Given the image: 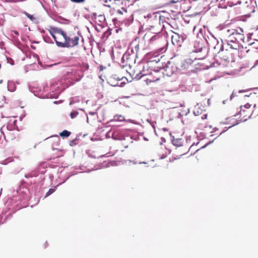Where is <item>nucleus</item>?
Returning <instances> with one entry per match:
<instances>
[{
	"label": "nucleus",
	"mask_w": 258,
	"mask_h": 258,
	"mask_svg": "<svg viewBox=\"0 0 258 258\" xmlns=\"http://www.w3.org/2000/svg\"><path fill=\"white\" fill-rule=\"evenodd\" d=\"M78 114H79V112H78V111H77V110H73L70 113V117L72 118H75V117H76L77 116Z\"/></svg>",
	"instance_id": "nucleus-26"
},
{
	"label": "nucleus",
	"mask_w": 258,
	"mask_h": 258,
	"mask_svg": "<svg viewBox=\"0 0 258 258\" xmlns=\"http://www.w3.org/2000/svg\"><path fill=\"white\" fill-rule=\"evenodd\" d=\"M186 38V35H184L183 33L180 34L178 33L174 32L171 37L172 43L175 46L177 47H180Z\"/></svg>",
	"instance_id": "nucleus-5"
},
{
	"label": "nucleus",
	"mask_w": 258,
	"mask_h": 258,
	"mask_svg": "<svg viewBox=\"0 0 258 258\" xmlns=\"http://www.w3.org/2000/svg\"><path fill=\"white\" fill-rule=\"evenodd\" d=\"M238 123H239V122H237L236 124H233V125H232V126H231L230 127H229V128H230V127H231L232 126H234L235 125L238 124Z\"/></svg>",
	"instance_id": "nucleus-49"
},
{
	"label": "nucleus",
	"mask_w": 258,
	"mask_h": 258,
	"mask_svg": "<svg viewBox=\"0 0 258 258\" xmlns=\"http://www.w3.org/2000/svg\"><path fill=\"white\" fill-rule=\"evenodd\" d=\"M217 130V128H214V131H213V132H215V131H216Z\"/></svg>",
	"instance_id": "nucleus-56"
},
{
	"label": "nucleus",
	"mask_w": 258,
	"mask_h": 258,
	"mask_svg": "<svg viewBox=\"0 0 258 258\" xmlns=\"http://www.w3.org/2000/svg\"><path fill=\"white\" fill-rule=\"evenodd\" d=\"M79 102V99H78L77 98H73L70 102V105H73L77 102Z\"/></svg>",
	"instance_id": "nucleus-30"
},
{
	"label": "nucleus",
	"mask_w": 258,
	"mask_h": 258,
	"mask_svg": "<svg viewBox=\"0 0 258 258\" xmlns=\"http://www.w3.org/2000/svg\"><path fill=\"white\" fill-rule=\"evenodd\" d=\"M247 120V118H246V119H244L243 120H242V121H246V120Z\"/></svg>",
	"instance_id": "nucleus-55"
},
{
	"label": "nucleus",
	"mask_w": 258,
	"mask_h": 258,
	"mask_svg": "<svg viewBox=\"0 0 258 258\" xmlns=\"http://www.w3.org/2000/svg\"><path fill=\"white\" fill-rule=\"evenodd\" d=\"M70 135L71 132L67 130H64L59 134V135L63 138L68 137Z\"/></svg>",
	"instance_id": "nucleus-21"
},
{
	"label": "nucleus",
	"mask_w": 258,
	"mask_h": 258,
	"mask_svg": "<svg viewBox=\"0 0 258 258\" xmlns=\"http://www.w3.org/2000/svg\"><path fill=\"white\" fill-rule=\"evenodd\" d=\"M75 142H76V141H75V140H72V141H71V143H70V145H71V146H73L74 144H75Z\"/></svg>",
	"instance_id": "nucleus-44"
},
{
	"label": "nucleus",
	"mask_w": 258,
	"mask_h": 258,
	"mask_svg": "<svg viewBox=\"0 0 258 258\" xmlns=\"http://www.w3.org/2000/svg\"><path fill=\"white\" fill-rule=\"evenodd\" d=\"M39 174V171L38 170H33L32 171H31V172L28 173V174H26L25 175V177L26 178H31V177H36V176H37Z\"/></svg>",
	"instance_id": "nucleus-15"
},
{
	"label": "nucleus",
	"mask_w": 258,
	"mask_h": 258,
	"mask_svg": "<svg viewBox=\"0 0 258 258\" xmlns=\"http://www.w3.org/2000/svg\"><path fill=\"white\" fill-rule=\"evenodd\" d=\"M56 186H55L52 188H50L48 190V191L46 192V194L45 196V198H46V197L49 196L50 195H51L52 194H53L56 190Z\"/></svg>",
	"instance_id": "nucleus-22"
},
{
	"label": "nucleus",
	"mask_w": 258,
	"mask_h": 258,
	"mask_svg": "<svg viewBox=\"0 0 258 258\" xmlns=\"http://www.w3.org/2000/svg\"><path fill=\"white\" fill-rule=\"evenodd\" d=\"M245 92V90H239L238 93H242V92Z\"/></svg>",
	"instance_id": "nucleus-45"
},
{
	"label": "nucleus",
	"mask_w": 258,
	"mask_h": 258,
	"mask_svg": "<svg viewBox=\"0 0 258 258\" xmlns=\"http://www.w3.org/2000/svg\"><path fill=\"white\" fill-rule=\"evenodd\" d=\"M72 2L76 3H83L85 0H70Z\"/></svg>",
	"instance_id": "nucleus-34"
},
{
	"label": "nucleus",
	"mask_w": 258,
	"mask_h": 258,
	"mask_svg": "<svg viewBox=\"0 0 258 258\" xmlns=\"http://www.w3.org/2000/svg\"><path fill=\"white\" fill-rule=\"evenodd\" d=\"M144 140H145V141H148V139H147V138H146V137H144Z\"/></svg>",
	"instance_id": "nucleus-53"
},
{
	"label": "nucleus",
	"mask_w": 258,
	"mask_h": 258,
	"mask_svg": "<svg viewBox=\"0 0 258 258\" xmlns=\"http://www.w3.org/2000/svg\"><path fill=\"white\" fill-rule=\"evenodd\" d=\"M89 114L93 115L95 114V113L94 112H90Z\"/></svg>",
	"instance_id": "nucleus-54"
},
{
	"label": "nucleus",
	"mask_w": 258,
	"mask_h": 258,
	"mask_svg": "<svg viewBox=\"0 0 258 258\" xmlns=\"http://www.w3.org/2000/svg\"><path fill=\"white\" fill-rule=\"evenodd\" d=\"M78 172L77 171H71L69 174L67 176V177L66 178V179L62 182L63 183H64L67 179H68L69 178V177L72 175H75V174H78Z\"/></svg>",
	"instance_id": "nucleus-27"
},
{
	"label": "nucleus",
	"mask_w": 258,
	"mask_h": 258,
	"mask_svg": "<svg viewBox=\"0 0 258 258\" xmlns=\"http://www.w3.org/2000/svg\"><path fill=\"white\" fill-rule=\"evenodd\" d=\"M8 215H6V214L2 213L0 214V224H3L6 222L7 220Z\"/></svg>",
	"instance_id": "nucleus-20"
},
{
	"label": "nucleus",
	"mask_w": 258,
	"mask_h": 258,
	"mask_svg": "<svg viewBox=\"0 0 258 258\" xmlns=\"http://www.w3.org/2000/svg\"><path fill=\"white\" fill-rule=\"evenodd\" d=\"M161 140L162 142H161L160 145H162L163 144V143H165L166 142L165 139L163 137H162L161 138Z\"/></svg>",
	"instance_id": "nucleus-41"
},
{
	"label": "nucleus",
	"mask_w": 258,
	"mask_h": 258,
	"mask_svg": "<svg viewBox=\"0 0 258 258\" xmlns=\"http://www.w3.org/2000/svg\"><path fill=\"white\" fill-rule=\"evenodd\" d=\"M225 101H226V100H224V101H223V103L224 104H225Z\"/></svg>",
	"instance_id": "nucleus-57"
},
{
	"label": "nucleus",
	"mask_w": 258,
	"mask_h": 258,
	"mask_svg": "<svg viewBox=\"0 0 258 258\" xmlns=\"http://www.w3.org/2000/svg\"><path fill=\"white\" fill-rule=\"evenodd\" d=\"M54 137L55 138L56 141L52 144V149L53 150H58V149L55 148V146H57L59 145V138L58 136H55Z\"/></svg>",
	"instance_id": "nucleus-18"
},
{
	"label": "nucleus",
	"mask_w": 258,
	"mask_h": 258,
	"mask_svg": "<svg viewBox=\"0 0 258 258\" xmlns=\"http://www.w3.org/2000/svg\"><path fill=\"white\" fill-rule=\"evenodd\" d=\"M251 106V105L249 103H246L244 106V107L245 108H249Z\"/></svg>",
	"instance_id": "nucleus-39"
},
{
	"label": "nucleus",
	"mask_w": 258,
	"mask_h": 258,
	"mask_svg": "<svg viewBox=\"0 0 258 258\" xmlns=\"http://www.w3.org/2000/svg\"><path fill=\"white\" fill-rule=\"evenodd\" d=\"M139 49V45H136L135 47V49L132 47L128 48L127 51L125 52V56L126 55H130L131 56H132L133 58H134L137 56V51Z\"/></svg>",
	"instance_id": "nucleus-9"
},
{
	"label": "nucleus",
	"mask_w": 258,
	"mask_h": 258,
	"mask_svg": "<svg viewBox=\"0 0 258 258\" xmlns=\"http://www.w3.org/2000/svg\"><path fill=\"white\" fill-rule=\"evenodd\" d=\"M249 51V49H248V50H247L246 51V52L247 53V52H248V51Z\"/></svg>",
	"instance_id": "nucleus-63"
},
{
	"label": "nucleus",
	"mask_w": 258,
	"mask_h": 258,
	"mask_svg": "<svg viewBox=\"0 0 258 258\" xmlns=\"http://www.w3.org/2000/svg\"><path fill=\"white\" fill-rule=\"evenodd\" d=\"M58 96V94H53V93H49L46 95H45L43 97L44 98H57Z\"/></svg>",
	"instance_id": "nucleus-24"
},
{
	"label": "nucleus",
	"mask_w": 258,
	"mask_h": 258,
	"mask_svg": "<svg viewBox=\"0 0 258 258\" xmlns=\"http://www.w3.org/2000/svg\"><path fill=\"white\" fill-rule=\"evenodd\" d=\"M172 144L176 147H181L182 146V141L181 139H174V137H172L171 140Z\"/></svg>",
	"instance_id": "nucleus-14"
},
{
	"label": "nucleus",
	"mask_w": 258,
	"mask_h": 258,
	"mask_svg": "<svg viewBox=\"0 0 258 258\" xmlns=\"http://www.w3.org/2000/svg\"><path fill=\"white\" fill-rule=\"evenodd\" d=\"M243 33V30L240 28L227 29L226 33L227 38L225 42L221 40L220 51L224 49L228 50L229 49L242 51L243 48L242 43L244 42L245 38Z\"/></svg>",
	"instance_id": "nucleus-1"
},
{
	"label": "nucleus",
	"mask_w": 258,
	"mask_h": 258,
	"mask_svg": "<svg viewBox=\"0 0 258 258\" xmlns=\"http://www.w3.org/2000/svg\"><path fill=\"white\" fill-rule=\"evenodd\" d=\"M214 38V35L212 34H210V39H209V40H207V42H206V43L207 44L209 45V44L210 43L211 41H212V38Z\"/></svg>",
	"instance_id": "nucleus-32"
},
{
	"label": "nucleus",
	"mask_w": 258,
	"mask_h": 258,
	"mask_svg": "<svg viewBox=\"0 0 258 258\" xmlns=\"http://www.w3.org/2000/svg\"><path fill=\"white\" fill-rule=\"evenodd\" d=\"M194 52L199 53L198 59L204 58L208 54V49L205 44V40L198 37L194 43Z\"/></svg>",
	"instance_id": "nucleus-2"
},
{
	"label": "nucleus",
	"mask_w": 258,
	"mask_h": 258,
	"mask_svg": "<svg viewBox=\"0 0 258 258\" xmlns=\"http://www.w3.org/2000/svg\"><path fill=\"white\" fill-rule=\"evenodd\" d=\"M16 122L17 120L14 118H10L7 125L6 126L4 125L1 128L0 134H3L4 138H5L6 130L8 132L15 130L17 127Z\"/></svg>",
	"instance_id": "nucleus-6"
},
{
	"label": "nucleus",
	"mask_w": 258,
	"mask_h": 258,
	"mask_svg": "<svg viewBox=\"0 0 258 258\" xmlns=\"http://www.w3.org/2000/svg\"><path fill=\"white\" fill-rule=\"evenodd\" d=\"M165 157H166L165 156L163 155V156L160 158V159H163L165 158Z\"/></svg>",
	"instance_id": "nucleus-46"
},
{
	"label": "nucleus",
	"mask_w": 258,
	"mask_h": 258,
	"mask_svg": "<svg viewBox=\"0 0 258 258\" xmlns=\"http://www.w3.org/2000/svg\"><path fill=\"white\" fill-rule=\"evenodd\" d=\"M52 30L54 32H57V33L61 34L62 36V37H63L64 40L68 37L66 33L60 29H58L56 28H52Z\"/></svg>",
	"instance_id": "nucleus-16"
},
{
	"label": "nucleus",
	"mask_w": 258,
	"mask_h": 258,
	"mask_svg": "<svg viewBox=\"0 0 258 258\" xmlns=\"http://www.w3.org/2000/svg\"><path fill=\"white\" fill-rule=\"evenodd\" d=\"M160 15L158 13L155 14V25H158L160 23Z\"/></svg>",
	"instance_id": "nucleus-23"
},
{
	"label": "nucleus",
	"mask_w": 258,
	"mask_h": 258,
	"mask_svg": "<svg viewBox=\"0 0 258 258\" xmlns=\"http://www.w3.org/2000/svg\"><path fill=\"white\" fill-rule=\"evenodd\" d=\"M257 64H258V60H256L255 61V65H254V66L256 65Z\"/></svg>",
	"instance_id": "nucleus-50"
},
{
	"label": "nucleus",
	"mask_w": 258,
	"mask_h": 258,
	"mask_svg": "<svg viewBox=\"0 0 258 258\" xmlns=\"http://www.w3.org/2000/svg\"><path fill=\"white\" fill-rule=\"evenodd\" d=\"M253 44H254V43H250V44H249V45H253Z\"/></svg>",
	"instance_id": "nucleus-58"
},
{
	"label": "nucleus",
	"mask_w": 258,
	"mask_h": 258,
	"mask_svg": "<svg viewBox=\"0 0 258 258\" xmlns=\"http://www.w3.org/2000/svg\"><path fill=\"white\" fill-rule=\"evenodd\" d=\"M116 12L118 14L123 15V12L120 10H118Z\"/></svg>",
	"instance_id": "nucleus-42"
},
{
	"label": "nucleus",
	"mask_w": 258,
	"mask_h": 258,
	"mask_svg": "<svg viewBox=\"0 0 258 258\" xmlns=\"http://www.w3.org/2000/svg\"><path fill=\"white\" fill-rule=\"evenodd\" d=\"M204 117H202V118H203V119L206 118V117H207V114H205V115H204Z\"/></svg>",
	"instance_id": "nucleus-48"
},
{
	"label": "nucleus",
	"mask_w": 258,
	"mask_h": 258,
	"mask_svg": "<svg viewBox=\"0 0 258 258\" xmlns=\"http://www.w3.org/2000/svg\"><path fill=\"white\" fill-rule=\"evenodd\" d=\"M64 40L65 42L64 43L55 40V43L59 47H73L78 44L79 37L78 36H75L74 38H70L68 36Z\"/></svg>",
	"instance_id": "nucleus-3"
},
{
	"label": "nucleus",
	"mask_w": 258,
	"mask_h": 258,
	"mask_svg": "<svg viewBox=\"0 0 258 258\" xmlns=\"http://www.w3.org/2000/svg\"><path fill=\"white\" fill-rule=\"evenodd\" d=\"M194 62L192 59L188 58L182 61L180 64V69L181 70H188L189 72H193V70L190 69L192 68V64Z\"/></svg>",
	"instance_id": "nucleus-7"
},
{
	"label": "nucleus",
	"mask_w": 258,
	"mask_h": 258,
	"mask_svg": "<svg viewBox=\"0 0 258 258\" xmlns=\"http://www.w3.org/2000/svg\"><path fill=\"white\" fill-rule=\"evenodd\" d=\"M237 96V93L233 92L232 94L230 96V99L231 100L233 99V98H234L235 96Z\"/></svg>",
	"instance_id": "nucleus-37"
},
{
	"label": "nucleus",
	"mask_w": 258,
	"mask_h": 258,
	"mask_svg": "<svg viewBox=\"0 0 258 258\" xmlns=\"http://www.w3.org/2000/svg\"><path fill=\"white\" fill-rule=\"evenodd\" d=\"M242 108V106H241L240 107V109H240V111H239V112L238 113H237V115H238V114H239L240 113H241V112L242 111H243V112H244V111H245V110H243ZM237 116V114H235V115H234V116Z\"/></svg>",
	"instance_id": "nucleus-40"
},
{
	"label": "nucleus",
	"mask_w": 258,
	"mask_h": 258,
	"mask_svg": "<svg viewBox=\"0 0 258 258\" xmlns=\"http://www.w3.org/2000/svg\"><path fill=\"white\" fill-rule=\"evenodd\" d=\"M143 75H141V73H139L138 74L136 75V76L135 77V78L136 79H140Z\"/></svg>",
	"instance_id": "nucleus-35"
},
{
	"label": "nucleus",
	"mask_w": 258,
	"mask_h": 258,
	"mask_svg": "<svg viewBox=\"0 0 258 258\" xmlns=\"http://www.w3.org/2000/svg\"><path fill=\"white\" fill-rule=\"evenodd\" d=\"M225 131H223L221 133H220V135H222L223 133H224Z\"/></svg>",
	"instance_id": "nucleus-59"
},
{
	"label": "nucleus",
	"mask_w": 258,
	"mask_h": 258,
	"mask_svg": "<svg viewBox=\"0 0 258 258\" xmlns=\"http://www.w3.org/2000/svg\"><path fill=\"white\" fill-rule=\"evenodd\" d=\"M164 41L165 42H166V40L163 38L161 35L159 34H156L153 36L150 39V43L152 44L155 41ZM167 44V43H166Z\"/></svg>",
	"instance_id": "nucleus-10"
},
{
	"label": "nucleus",
	"mask_w": 258,
	"mask_h": 258,
	"mask_svg": "<svg viewBox=\"0 0 258 258\" xmlns=\"http://www.w3.org/2000/svg\"><path fill=\"white\" fill-rule=\"evenodd\" d=\"M166 50V49L164 48H161V51H165Z\"/></svg>",
	"instance_id": "nucleus-47"
},
{
	"label": "nucleus",
	"mask_w": 258,
	"mask_h": 258,
	"mask_svg": "<svg viewBox=\"0 0 258 258\" xmlns=\"http://www.w3.org/2000/svg\"><path fill=\"white\" fill-rule=\"evenodd\" d=\"M8 90L10 92H14L16 89L15 83L13 81H9L8 82Z\"/></svg>",
	"instance_id": "nucleus-13"
},
{
	"label": "nucleus",
	"mask_w": 258,
	"mask_h": 258,
	"mask_svg": "<svg viewBox=\"0 0 258 258\" xmlns=\"http://www.w3.org/2000/svg\"><path fill=\"white\" fill-rule=\"evenodd\" d=\"M50 33L51 34V35L52 36V37H53V38L54 39V40H56V36L53 34V33H52V31H50Z\"/></svg>",
	"instance_id": "nucleus-38"
},
{
	"label": "nucleus",
	"mask_w": 258,
	"mask_h": 258,
	"mask_svg": "<svg viewBox=\"0 0 258 258\" xmlns=\"http://www.w3.org/2000/svg\"><path fill=\"white\" fill-rule=\"evenodd\" d=\"M80 110H82L83 111H84V110L83 109H80Z\"/></svg>",
	"instance_id": "nucleus-64"
},
{
	"label": "nucleus",
	"mask_w": 258,
	"mask_h": 258,
	"mask_svg": "<svg viewBox=\"0 0 258 258\" xmlns=\"http://www.w3.org/2000/svg\"><path fill=\"white\" fill-rule=\"evenodd\" d=\"M171 2L173 3H176V1H171Z\"/></svg>",
	"instance_id": "nucleus-62"
},
{
	"label": "nucleus",
	"mask_w": 258,
	"mask_h": 258,
	"mask_svg": "<svg viewBox=\"0 0 258 258\" xmlns=\"http://www.w3.org/2000/svg\"><path fill=\"white\" fill-rule=\"evenodd\" d=\"M11 64H14V61H13V63H12V61H11Z\"/></svg>",
	"instance_id": "nucleus-60"
},
{
	"label": "nucleus",
	"mask_w": 258,
	"mask_h": 258,
	"mask_svg": "<svg viewBox=\"0 0 258 258\" xmlns=\"http://www.w3.org/2000/svg\"><path fill=\"white\" fill-rule=\"evenodd\" d=\"M134 58H133L132 56H131L130 55H126L125 56V53L123 55L122 57V58H121V60H122V62L123 63H124L125 61H128V60H131V59H133Z\"/></svg>",
	"instance_id": "nucleus-19"
},
{
	"label": "nucleus",
	"mask_w": 258,
	"mask_h": 258,
	"mask_svg": "<svg viewBox=\"0 0 258 258\" xmlns=\"http://www.w3.org/2000/svg\"><path fill=\"white\" fill-rule=\"evenodd\" d=\"M125 84V83L124 82H121L120 83V84H118V83H117V84H111V85L112 86H119V87H123V85Z\"/></svg>",
	"instance_id": "nucleus-33"
},
{
	"label": "nucleus",
	"mask_w": 258,
	"mask_h": 258,
	"mask_svg": "<svg viewBox=\"0 0 258 258\" xmlns=\"http://www.w3.org/2000/svg\"><path fill=\"white\" fill-rule=\"evenodd\" d=\"M210 34H211L210 32H208V34H206L205 33L204 36L203 35V34H201V35L203 36V39L205 40V44H206V42H207V40H209L210 39Z\"/></svg>",
	"instance_id": "nucleus-25"
},
{
	"label": "nucleus",
	"mask_w": 258,
	"mask_h": 258,
	"mask_svg": "<svg viewBox=\"0 0 258 258\" xmlns=\"http://www.w3.org/2000/svg\"><path fill=\"white\" fill-rule=\"evenodd\" d=\"M11 64H14V61H13V63H12V61H11Z\"/></svg>",
	"instance_id": "nucleus-61"
},
{
	"label": "nucleus",
	"mask_w": 258,
	"mask_h": 258,
	"mask_svg": "<svg viewBox=\"0 0 258 258\" xmlns=\"http://www.w3.org/2000/svg\"><path fill=\"white\" fill-rule=\"evenodd\" d=\"M125 120L124 117L121 115H116L114 116V118L112 120H110V122L112 121H123Z\"/></svg>",
	"instance_id": "nucleus-17"
},
{
	"label": "nucleus",
	"mask_w": 258,
	"mask_h": 258,
	"mask_svg": "<svg viewBox=\"0 0 258 258\" xmlns=\"http://www.w3.org/2000/svg\"><path fill=\"white\" fill-rule=\"evenodd\" d=\"M24 14L28 18L30 19L32 21L34 22L36 20V18L33 17V15L29 14V13L25 12Z\"/></svg>",
	"instance_id": "nucleus-28"
},
{
	"label": "nucleus",
	"mask_w": 258,
	"mask_h": 258,
	"mask_svg": "<svg viewBox=\"0 0 258 258\" xmlns=\"http://www.w3.org/2000/svg\"><path fill=\"white\" fill-rule=\"evenodd\" d=\"M25 198V195L22 194L21 189L19 190L14 191L12 197L8 200V203L9 205L19 204V202L22 201Z\"/></svg>",
	"instance_id": "nucleus-4"
},
{
	"label": "nucleus",
	"mask_w": 258,
	"mask_h": 258,
	"mask_svg": "<svg viewBox=\"0 0 258 258\" xmlns=\"http://www.w3.org/2000/svg\"><path fill=\"white\" fill-rule=\"evenodd\" d=\"M134 21V15L131 14L128 17L123 19L122 21V24L125 26H128L133 23Z\"/></svg>",
	"instance_id": "nucleus-12"
},
{
	"label": "nucleus",
	"mask_w": 258,
	"mask_h": 258,
	"mask_svg": "<svg viewBox=\"0 0 258 258\" xmlns=\"http://www.w3.org/2000/svg\"><path fill=\"white\" fill-rule=\"evenodd\" d=\"M44 41L48 43H53V42L51 40L49 36H43Z\"/></svg>",
	"instance_id": "nucleus-29"
},
{
	"label": "nucleus",
	"mask_w": 258,
	"mask_h": 258,
	"mask_svg": "<svg viewBox=\"0 0 258 258\" xmlns=\"http://www.w3.org/2000/svg\"><path fill=\"white\" fill-rule=\"evenodd\" d=\"M52 177H53V176L52 175H51V174H49V178H51Z\"/></svg>",
	"instance_id": "nucleus-52"
},
{
	"label": "nucleus",
	"mask_w": 258,
	"mask_h": 258,
	"mask_svg": "<svg viewBox=\"0 0 258 258\" xmlns=\"http://www.w3.org/2000/svg\"><path fill=\"white\" fill-rule=\"evenodd\" d=\"M212 39V41H211L208 45L211 47H213L214 49H219V52H220V46L221 44H219L218 40L216 37H214V38Z\"/></svg>",
	"instance_id": "nucleus-11"
},
{
	"label": "nucleus",
	"mask_w": 258,
	"mask_h": 258,
	"mask_svg": "<svg viewBox=\"0 0 258 258\" xmlns=\"http://www.w3.org/2000/svg\"><path fill=\"white\" fill-rule=\"evenodd\" d=\"M130 2L124 0H114V4L118 7H120L124 13H127L126 7L128 6Z\"/></svg>",
	"instance_id": "nucleus-8"
},
{
	"label": "nucleus",
	"mask_w": 258,
	"mask_h": 258,
	"mask_svg": "<svg viewBox=\"0 0 258 258\" xmlns=\"http://www.w3.org/2000/svg\"><path fill=\"white\" fill-rule=\"evenodd\" d=\"M85 115L86 116L87 121H88V117L87 114L86 113H85Z\"/></svg>",
	"instance_id": "nucleus-51"
},
{
	"label": "nucleus",
	"mask_w": 258,
	"mask_h": 258,
	"mask_svg": "<svg viewBox=\"0 0 258 258\" xmlns=\"http://www.w3.org/2000/svg\"><path fill=\"white\" fill-rule=\"evenodd\" d=\"M59 19H60V20H63V21H67V22H70V21H69V20H67V19H65V18H62V17H60V18H59Z\"/></svg>",
	"instance_id": "nucleus-43"
},
{
	"label": "nucleus",
	"mask_w": 258,
	"mask_h": 258,
	"mask_svg": "<svg viewBox=\"0 0 258 258\" xmlns=\"http://www.w3.org/2000/svg\"><path fill=\"white\" fill-rule=\"evenodd\" d=\"M214 140H213L212 141L209 142L207 144H206L205 145L203 146L201 148L204 149V148H206L207 146L212 144L214 142Z\"/></svg>",
	"instance_id": "nucleus-36"
},
{
	"label": "nucleus",
	"mask_w": 258,
	"mask_h": 258,
	"mask_svg": "<svg viewBox=\"0 0 258 258\" xmlns=\"http://www.w3.org/2000/svg\"><path fill=\"white\" fill-rule=\"evenodd\" d=\"M13 34H15L16 35H19V32L17 31H15V30L12 31V35L13 36V38L15 39H17V38H16L15 36H14L13 35Z\"/></svg>",
	"instance_id": "nucleus-31"
}]
</instances>
